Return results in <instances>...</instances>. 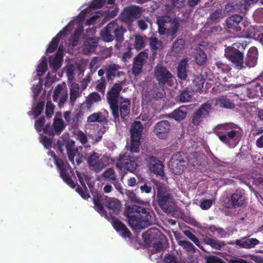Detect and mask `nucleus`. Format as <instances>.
Masks as SVG:
<instances>
[{
  "instance_id": "obj_33",
  "label": "nucleus",
  "mask_w": 263,
  "mask_h": 263,
  "mask_svg": "<svg viewBox=\"0 0 263 263\" xmlns=\"http://www.w3.org/2000/svg\"><path fill=\"white\" fill-rule=\"evenodd\" d=\"M211 106L208 104H203L199 109L196 112L194 118L193 119V122L194 124H198V119L200 118L207 115L209 111L211 110Z\"/></svg>"
},
{
  "instance_id": "obj_55",
  "label": "nucleus",
  "mask_w": 263,
  "mask_h": 263,
  "mask_svg": "<svg viewBox=\"0 0 263 263\" xmlns=\"http://www.w3.org/2000/svg\"><path fill=\"white\" fill-rule=\"evenodd\" d=\"M106 70L108 77L115 76L118 70V66L116 65H111L107 66Z\"/></svg>"
},
{
  "instance_id": "obj_53",
  "label": "nucleus",
  "mask_w": 263,
  "mask_h": 263,
  "mask_svg": "<svg viewBox=\"0 0 263 263\" xmlns=\"http://www.w3.org/2000/svg\"><path fill=\"white\" fill-rule=\"evenodd\" d=\"M192 94L189 90L183 91L181 92L179 96V100L182 102H188L191 99Z\"/></svg>"
},
{
  "instance_id": "obj_1",
  "label": "nucleus",
  "mask_w": 263,
  "mask_h": 263,
  "mask_svg": "<svg viewBox=\"0 0 263 263\" xmlns=\"http://www.w3.org/2000/svg\"><path fill=\"white\" fill-rule=\"evenodd\" d=\"M106 1L107 0H94L88 8L83 10L76 19L71 21L63 30L61 31L52 39L46 50V52L48 53L53 52L57 48L59 39L61 36H65L68 33L70 32L74 28H76V30L72 44L73 47L77 46L82 31L83 22L85 16L89 14L91 15L90 17L87 20L86 23L87 25H90L95 23L96 21L100 18L102 13H101L100 11H97L92 13L91 12V8H100L103 6ZM115 0H108V3L111 4Z\"/></svg>"
},
{
  "instance_id": "obj_22",
  "label": "nucleus",
  "mask_w": 263,
  "mask_h": 263,
  "mask_svg": "<svg viewBox=\"0 0 263 263\" xmlns=\"http://www.w3.org/2000/svg\"><path fill=\"white\" fill-rule=\"evenodd\" d=\"M242 19V17L239 15H234L229 17L226 21L228 28L235 32H240L242 30L241 25H242V23H240Z\"/></svg>"
},
{
  "instance_id": "obj_45",
  "label": "nucleus",
  "mask_w": 263,
  "mask_h": 263,
  "mask_svg": "<svg viewBox=\"0 0 263 263\" xmlns=\"http://www.w3.org/2000/svg\"><path fill=\"white\" fill-rule=\"evenodd\" d=\"M78 68L77 64H68L65 67V70L66 71L68 79L69 82L72 81L73 75L76 70Z\"/></svg>"
},
{
  "instance_id": "obj_10",
  "label": "nucleus",
  "mask_w": 263,
  "mask_h": 263,
  "mask_svg": "<svg viewBox=\"0 0 263 263\" xmlns=\"http://www.w3.org/2000/svg\"><path fill=\"white\" fill-rule=\"evenodd\" d=\"M137 161V157L123 156L116 161V165L120 173H126L127 171L133 173L138 166Z\"/></svg>"
},
{
  "instance_id": "obj_41",
  "label": "nucleus",
  "mask_w": 263,
  "mask_h": 263,
  "mask_svg": "<svg viewBox=\"0 0 263 263\" xmlns=\"http://www.w3.org/2000/svg\"><path fill=\"white\" fill-rule=\"evenodd\" d=\"M187 61L185 59L183 60L179 63L178 67V76L180 79L184 80L186 77V66Z\"/></svg>"
},
{
  "instance_id": "obj_38",
  "label": "nucleus",
  "mask_w": 263,
  "mask_h": 263,
  "mask_svg": "<svg viewBox=\"0 0 263 263\" xmlns=\"http://www.w3.org/2000/svg\"><path fill=\"white\" fill-rule=\"evenodd\" d=\"M101 100L100 96L97 93H92L87 98L85 104L88 109H90L94 103L98 102Z\"/></svg>"
},
{
  "instance_id": "obj_7",
  "label": "nucleus",
  "mask_w": 263,
  "mask_h": 263,
  "mask_svg": "<svg viewBox=\"0 0 263 263\" xmlns=\"http://www.w3.org/2000/svg\"><path fill=\"white\" fill-rule=\"evenodd\" d=\"M240 45L243 48V44L235 43L233 44L232 46L228 47L225 49L226 57L239 69L244 67L243 54L238 50L236 49V47L239 48Z\"/></svg>"
},
{
  "instance_id": "obj_42",
  "label": "nucleus",
  "mask_w": 263,
  "mask_h": 263,
  "mask_svg": "<svg viewBox=\"0 0 263 263\" xmlns=\"http://www.w3.org/2000/svg\"><path fill=\"white\" fill-rule=\"evenodd\" d=\"M203 80L200 76H196L193 80L192 89L193 91H197L203 87Z\"/></svg>"
},
{
  "instance_id": "obj_44",
  "label": "nucleus",
  "mask_w": 263,
  "mask_h": 263,
  "mask_svg": "<svg viewBox=\"0 0 263 263\" xmlns=\"http://www.w3.org/2000/svg\"><path fill=\"white\" fill-rule=\"evenodd\" d=\"M105 118L101 112L93 113L87 118V122L92 123L94 122H103Z\"/></svg>"
},
{
  "instance_id": "obj_26",
  "label": "nucleus",
  "mask_w": 263,
  "mask_h": 263,
  "mask_svg": "<svg viewBox=\"0 0 263 263\" xmlns=\"http://www.w3.org/2000/svg\"><path fill=\"white\" fill-rule=\"evenodd\" d=\"M259 240L256 238H243L240 239H237L234 242H231V243L236 244L242 248L249 249L254 248L259 244Z\"/></svg>"
},
{
  "instance_id": "obj_2",
  "label": "nucleus",
  "mask_w": 263,
  "mask_h": 263,
  "mask_svg": "<svg viewBox=\"0 0 263 263\" xmlns=\"http://www.w3.org/2000/svg\"><path fill=\"white\" fill-rule=\"evenodd\" d=\"M125 215L128 218L129 225L133 229L145 228L154 221V213L149 209L136 205L126 204Z\"/></svg>"
},
{
  "instance_id": "obj_59",
  "label": "nucleus",
  "mask_w": 263,
  "mask_h": 263,
  "mask_svg": "<svg viewBox=\"0 0 263 263\" xmlns=\"http://www.w3.org/2000/svg\"><path fill=\"white\" fill-rule=\"evenodd\" d=\"M150 45L153 49H159L161 46V43L155 38L150 40Z\"/></svg>"
},
{
  "instance_id": "obj_11",
  "label": "nucleus",
  "mask_w": 263,
  "mask_h": 263,
  "mask_svg": "<svg viewBox=\"0 0 263 263\" xmlns=\"http://www.w3.org/2000/svg\"><path fill=\"white\" fill-rule=\"evenodd\" d=\"M159 233L158 230L156 229H151L143 235V239L147 245H152L155 251H160L162 248V243L158 239Z\"/></svg>"
},
{
  "instance_id": "obj_32",
  "label": "nucleus",
  "mask_w": 263,
  "mask_h": 263,
  "mask_svg": "<svg viewBox=\"0 0 263 263\" xmlns=\"http://www.w3.org/2000/svg\"><path fill=\"white\" fill-rule=\"evenodd\" d=\"M97 47V40L91 38L89 39L85 42L83 51L84 53L88 54L94 52Z\"/></svg>"
},
{
  "instance_id": "obj_4",
  "label": "nucleus",
  "mask_w": 263,
  "mask_h": 263,
  "mask_svg": "<svg viewBox=\"0 0 263 263\" xmlns=\"http://www.w3.org/2000/svg\"><path fill=\"white\" fill-rule=\"evenodd\" d=\"M64 139H63L62 142H58L57 147L59 151L62 153H63L64 149L63 147L65 144L66 152L68 156L69 160L74 163V158L77 164H79L82 161V158L84 157L83 155H80L78 153V150L75 147L74 141L68 139V135L65 134L63 136Z\"/></svg>"
},
{
  "instance_id": "obj_23",
  "label": "nucleus",
  "mask_w": 263,
  "mask_h": 263,
  "mask_svg": "<svg viewBox=\"0 0 263 263\" xmlns=\"http://www.w3.org/2000/svg\"><path fill=\"white\" fill-rule=\"evenodd\" d=\"M170 129V125L167 121H162L159 122L155 126L154 132L160 139H165Z\"/></svg>"
},
{
  "instance_id": "obj_16",
  "label": "nucleus",
  "mask_w": 263,
  "mask_h": 263,
  "mask_svg": "<svg viewBox=\"0 0 263 263\" xmlns=\"http://www.w3.org/2000/svg\"><path fill=\"white\" fill-rule=\"evenodd\" d=\"M142 11L140 8L131 6L124 9L121 15V18L123 21L128 23L139 17Z\"/></svg>"
},
{
  "instance_id": "obj_5",
  "label": "nucleus",
  "mask_w": 263,
  "mask_h": 263,
  "mask_svg": "<svg viewBox=\"0 0 263 263\" xmlns=\"http://www.w3.org/2000/svg\"><path fill=\"white\" fill-rule=\"evenodd\" d=\"M125 31L126 29L114 22L109 23L107 27L102 30L101 35L104 41L110 42L112 41L115 37H116L117 40H121Z\"/></svg>"
},
{
  "instance_id": "obj_46",
  "label": "nucleus",
  "mask_w": 263,
  "mask_h": 263,
  "mask_svg": "<svg viewBox=\"0 0 263 263\" xmlns=\"http://www.w3.org/2000/svg\"><path fill=\"white\" fill-rule=\"evenodd\" d=\"M204 241L208 245H210L212 247L219 249L224 245L223 243L211 238L205 237L204 238Z\"/></svg>"
},
{
  "instance_id": "obj_15",
  "label": "nucleus",
  "mask_w": 263,
  "mask_h": 263,
  "mask_svg": "<svg viewBox=\"0 0 263 263\" xmlns=\"http://www.w3.org/2000/svg\"><path fill=\"white\" fill-rule=\"evenodd\" d=\"M44 118L39 119L35 122V127L41 135L40 138L41 142L44 145L45 147L49 148L52 146V142L50 138H47L46 135L43 134H48V132H44V128H45V127H44ZM53 147L54 148L55 145H53Z\"/></svg>"
},
{
  "instance_id": "obj_17",
  "label": "nucleus",
  "mask_w": 263,
  "mask_h": 263,
  "mask_svg": "<svg viewBox=\"0 0 263 263\" xmlns=\"http://www.w3.org/2000/svg\"><path fill=\"white\" fill-rule=\"evenodd\" d=\"M53 100L61 107L67 100V92L64 84L58 85L54 90Z\"/></svg>"
},
{
  "instance_id": "obj_18",
  "label": "nucleus",
  "mask_w": 263,
  "mask_h": 263,
  "mask_svg": "<svg viewBox=\"0 0 263 263\" xmlns=\"http://www.w3.org/2000/svg\"><path fill=\"white\" fill-rule=\"evenodd\" d=\"M227 135H220L219 138L223 142L228 144L231 147H235L239 142L240 136L238 133L231 130L227 132Z\"/></svg>"
},
{
  "instance_id": "obj_13",
  "label": "nucleus",
  "mask_w": 263,
  "mask_h": 263,
  "mask_svg": "<svg viewBox=\"0 0 263 263\" xmlns=\"http://www.w3.org/2000/svg\"><path fill=\"white\" fill-rule=\"evenodd\" d=\"M61 117V113H56L52 126L46 125L44 128V132H48L49 135H60L65 127Z\"/></svg>"
},
{
  "instance_id": "obj_3",
  "label": "nucleus",
  "mask_w": 263,
  "mask_h": 263,
  "mask_svg": "<svg viewBox=\"0 0 263 263\" xmlns=\"http://www.w3.org/2000/svg\"><path fill=\"white\" fill-rule=\"evenodd\" d=\"M121 89L120 84H116L108 92L107 99L112 110V114L116 121L119 117L118 107L117 103H120V111L121 116L124 118L129 112L130 101L128 99L119 98V93Z\"/></svg>"
},
{
  "instance_id": "obj_24",
  "label": "nucleus",
  "mask_w": 263,
  "mask_h": 263,
  "mask_svg": "<svg viewBox=\"0 0 263 263\" xmlns=\"http://www.w3.org/2000/svg\"><path fill=\"white\" fill-rule=\"evenodd\" d=\"M149 164L148 165L149 170L154 173L160 176L163 174V165L161 162L154 157L148 158Z\"/></svg>"
},
{
  "instance_id": "obj_50",
  "label": "nucleus",
  "mask_w": 263,
  "mask_h": 263,
  "mask_svg": "<svg viewBox=\"0 0 263 263\" xmlns=\"http://www.w3.org/2000/svg\"><path fill=\"white\" fill-rule=\"evenodd\" d=\"M184 41L182 39L178 40L174 44L172 48V51L175 53L179 52L184 47Z\"/></svg>"
},
{
  "instance_id": "obj_25",
  "label": "nucleus",
  "mask_w": 263,
  "mask_h": 263,
  "mask_svg": "<svg viewBox=\"0 0 263 263\" xmlns=\"http://www.w3.org/2000/svg\"><path fill=\"white\" fill-rule=\"evenodd\" d=\"M148 54L145 52H140L135 59L133 72L135 74H138L141 71L143 62L147 59Z\"/></svg>"
},
{
  "instance_id": "obj_61",
  "label": "nucleus",
  "mask_w": 263,
  "mask_h": 263,
  "mask_svg": "<svg viewBox=\"0 0 263 263\" xmlns=\"http://www.w3.org/2000/svg\"><path fill=\"white\" fill-rule=\"evenodd\" d=\"M217 66L218 69L220 70L223 72H227L230 70V68L228 65L223 64L222 63H217Z\"/></svg>"
},
{
  "instance_id": "obj_54",
  "label": "nucleus",
  "mask_w": 263,
  "mask_h": 263,
  "mask_svg": "<svg viewBox=\"0 0 263 263\" xmlns=\"http://www.w3.org/2000/svg\"><path fill=\"white\" fill-rule=\"evenodd\" d=\"M42 88V83L40 79L36 80V82L33 84L32 91L34 97L36 96L40 92Z\"/></svg>"
},
{
  "instance_id": "obj_34",
  "label": "nucleus",
  "mask_w": 263,
  "mask_h": 263,
  "mask_svg": "<svg viewBox=\"0 0 263 263\" xmlns=\"http://www.w3.org/2000/svg\"><path fill=\"white\" fill-rule=\"evenodd\" d=\"M257 50L255 47L251 48L248 52V61L247 65L250 67H254L257 59Z\"/></svg>"
},
{
  "instance_id": "obj_31",
  "label": "nucleus",
  "mask_w": 263,
  "mask_h": 263,
  "mask_svg": "<svg viewBox=\"0 0 263 263\" xmlns=\"http://www.w3.org/2000/svg\"><path fill=\"white\" fill-rule=\"evenodd\" d=\"M70 101L73 104L76 99L80 96L78 84L72 81L70 82Z\"/></svg>"
},
{
  "instance_id": "obj_36",
  "label": "nucleus",
  "mask_w": 263,
  "mask_h": 263,
  "mask_svg": "<svg viewBox=\"0 0 263 263\" xmlns=\"http://www.w3.org/2000/svg\"><path fill=\"white\" fill-rule=\"evenodd\" d=\"M215 104L217 106L227 108H232L234 107L233 103L224 97H220L216 99L215 100Z\"/></svg>"
},
{
  "instance_id": "obj_43",
  "label": "nucleus",
  "mask_w": 263,
  "mask_h": 263,
  "mask_svg": "<svg viewBox=\"0 0 263 263\" xmlns=\"http://www.w3.org/2000/svg\"><path fill=\"white\" fill-rule=\"evenodd\" d=\"M145 39L146 37L140 35H136L135 39L133 40L131 39V41L134 42L135 48L137 50H140L144 47Z\"/></svg>"
},
{
  "instance_id": "obj_48",
  "label": "nucleus",
  "mask_w": 263,
  "mask_h": 263,
  "mask_svg": "<svg viewBox=\"0 0 263 263\" xmlns=\"http://www.w3.org/2000/svg\"><path fill=\"white\" fill-rule=\"evenodd\" d=\"M140 139L136 138H131L130 146L129 147L130 151L132 153L138 152L139 149Z\"/></svg>"
},
{
  "instance_id": "obj_20",
  "label": "nucleus",
  "mask_w": 263,
  "mask_h": 263,
  "mask_svg": "<svg viewBox=\"0 0 263 263\" xmlns=\"http://www.w3.org/2000/svg\"><path fill=\"white\" fill-rule=\"evenodd\" d=\"M63 58V47L60 46L56 54L54 57H50L49 59V65L54 70L53 73H55L61 67Z\"/></svg>"
},
{
  "instance_id": "obj_51",
  "label": "nucleus",
  "mask_w": 263,
  "mask_h": 263,
  "mask_svg": "<svg viewBox=\"0 0 263 263\" xmlns=\"http://www.w3.org/2000/svg\"><path fill=\"white\" fill-rule=\"evenodd\" d=\"M44 107V103L43 102H40L34 105L32 109V114L37 117L42 111Z\"/></svg>"
},
{
  "instance_id": "obj_30",
  "label": "nucleus",
  "mask_w": 263,
  "mask_h": 263,
  "mask_svg": "<svg viewBox=\"0 0 263 263\" xmlns=\"http://www.w3.org/2000/svg\"><path fill=\"white\" fill-rule=\"evenodd\" d=\"M142 126L140 122H135L130 128L131 138L140 139L142 132Z\"/></svg>"
},
{
  "instance_id": "obj_56",
  "label": "nucleus",
  "mask_w": 263,
  "mask_h": 263,
  "mask_svg": "<svg viewBox=\"0 0 263 263\" xmlns=\"http://www.w3.org/2000/svg\"><path fill=\"white\" fill-rule=\"evenodd\" d=\"M54 108V105L51 103L50 101L47 102L46 108V115L47 117H51L53 113V109Z\"/></svg>"
},
{
  "instance_id": "obj_62",
  "label": "nucleus",
  "mask_w": 263,
  "mask_h": 263,
  "mask_svg": "<svg viewBox=\"0 0 263 263\" xmlns=\"http://www.w3.org/2000/svg\"><path fill=\"white\" fill-rule=\"evenodd\" d=\"M97 85L96 87L97 89L101 91V92H104V89H105V81L103 80H98L96 82Z\"/></svg>"
},
{
  "instance_id": "obj_37",
  "label": "nucleus",
  "mask_w": 263,
  "mask_h": 263,
  "mask_svg": "<svg viewBox=\"0 0 263 263\" xmlns=\"http://www.w3.org/2000/svg\"><path fill=\"white\" fill-rule=\"evenodd\" d=\"M207 231L209 234L218 237H226L227 234L221 229L217 228L214 226H210L207 228Z\"/></svg>"
},
{
  "instance_id": "obj_21",
  "label": "nucleus",
  "mask_w": 263,
  "mask_h": 263,
  "mask_svg": "<svg viewBox=\"0 0 263 263\" xmlns=\"http://www.w3.org/2000/svg\"><path fill=\"white\" fill-rule=\"evenodd\" d=\"M244 198L243 197V193L241 191H236L234 193L231 199L228 200V201H224V204L228 208H232L235 206H239L243 204L244 201Z\"/></svg>"
},
{
  "instance_id": "obj_52",
  "label": "nucleus",
  "mask_w": 263,
  "mask_h": 263,
  "mask_svg": "<svg viewBox=\"0 0 263 263\" xmlns=\"http://www.w3.org/2000/svg\"><path fill=\"white\" fill-rule=\"evenodd\" d=\"M128 200L133 203L143 204L144 202L141 201L136 194L132 191H128L126 192Z\"/></svg>"
},
{
  "instance_id": "obj_49",
  "label": "nucleus",
  "mask_w": 263,
  "mask_h": 263,
  "mask_svg": "<svg viewBox=\"0 0 263 263\" xmlns=\"http://www.w3.org/2000/svg\"><path fill=\"white\" fill-rule=\"evenodd\" d=\"M258 1V0H243V3L240 6V10L242 12L246 11L252 4L257 3Z\"/></svg>"
},
{
  "instance_id": "obj_47",
  "label": "nucleus",
  "mask_w": 263,
  "mask_h": 263,
  "mask_svg": "<svg viewBox=\"0 0 263 263\" xmlns=\"http://www.w3.org/2000/svg\"><path fill=\"white\" fill-rule=\"evenodd\" d=\"M73 134L75 137L82 143L85 144L87 141V138L86 135L82 131L76 130Z\"/></svg>"
},
{
  "instance_id": "obj_64",
  "label": "nucleus",
  "mask_w": 263,
  "mask_h": 263,
  "mask_svg": "<svg viewBox=\"0 0 263 263\" xmlns=\"http://www.w3.org/2000/svg\"><path fill=\"white\" fill-rule=\"evenodd\" d=\"M164 263H178L176 258L172 255H167L164 259Z\"/></svg>"
},
{
  "instance_id": "obj_35",
  "label": "nucleus",
  "mask_w": 263,
  "mask_h": 263,
  "mask_svg": "<svg viewBox=\"0 0 263 263\" xmlns=\"http://www.w3.org/2000/svg\"><path fill=\"white\" fill-rule=\"evenodd\" d=\"M77 175L79 178V181H80L81 184L82 185L83 188V189L77 188L76 189V191L77 192H78L79 193V194L81 196V197L83 198L87 199L89 197V195L88 194L87 192L86 191V185H85V182L83 180V179L82 178V176L81 175V174L79 173L78 172H77Z\"/></svg>"
},
{
  "instance_id": "obj_29",
  "label": "nucleus",
  "mask_w": 263,
  "mask_h": 263,
  "mask_svg": "<svg viewBox=\"0 0 263 263\" xmlns=\"http://www.w3.org/2000/svg\"><path fill=\"white\" fill-rule=\"evenodd\" d=\"M187 113V108L185 106H182L170 114L169 117L174 119L176 121H181L185 118Z\"/></svg>"
},
{
  "instance_id": "obj_57",
  "label": "nucleus",
  "mask_w": 263,
  "mask_h": 263,
  "mask_svg": "<svg viewBox=\"0 0 263 263\" xmlns=\"http://www.w3.org/2000/svg\"><path fill=\"white\" fill-rule=\"evenodd\" d=\"M104 177L107 179L110 180H115L116 179V175L114 171L112 169L107 170L104 173Z\"/></svg>"
},
{
  "instance_id": "obj_8",
  "label": "nucleus",
  "mask_w": 263,
  "mask_h": 263,
  "mask_svg": "<svg viewBox=\"0 0 263 263\" xmlns=\"http://www.w3.org/2000/svg\"><path fill=\"white\" fill-rule=\"evenodd\" d=\"M157 24L160 34L167 33L171 36L176 33L178 26L176 20H172L166 16L159 17Z\"/></svg>"
},
{
  "instance_id": "obj_28",
  "label": "nucleus",
  "mask_w": 263,
  "mask_h": 263,
  "mask_svg": "<svg viewBox=\"0 0 263 263\" xmlns=\"http://www.w3.org/2000/svg\"><path fill=\"white\" fill-rule=\"evenodd\" d=\"M158 201L163 209H166L170 206L172 203V199L169 194L167 192L162 193L160 190H159L158 192Z\"/></svg>"
},
{
  "instance_id": "obj_19",
  "label": "nucleus",
  "mask_w": 263,
  "mask_h": 263,
  "mask_svg": "<svg viewBox=\"0 0 263 263\" xmlns=\"http://www.w3.org/2000/svg\"><path fill=\"white\" fill-rule=\"evenodd\" d=\"M154 75L160 83L164 84L172 76L165 67L158 65L155 69Z\"/></svg>"
},
{
  "instance_id": "obj_6",
  "label": "nucleus",
  "mask_w": 263,
  "mask_h": 263,
  "mask_svg": "<svg viewBox=\"0 0 263 263\" xmlns=\"http://www.w3.org/2000/svg\"><path fill=\"white\" fill-rule=\"evenodd\" d=\"M93 200L96 210L102 215H104L102 203H105L107 208L113 212H118L121 208L120 202L118 199L108 198L104 195L94 197Z\"/></svg>"
},
{
  "instance_id": "obj_58",
  "label": "nucleus",
  "mask_w": 263,
  "mask_h": 263,
  "mask_svg": "<svg viewBox=\"0 0 263 263\" xmlns=\"http://www.w3.org/2000/svg\"><path fill=\"white\" fill-rule=\"evenodd\" d=\"M179 244L184 249H186L187 251H192L194 249L193 245L187 241L180 240L179 241Z\"/></svg>"
},
{
  "instance_id": "obj_9",
  "label": "nucleus",
  "mask_w": 263,
  "mask_h": 263,
  "mask_svg": "<svg viewBox=\"0 0 263 263\" xmlns=\"http://www.w3.org/2000/svg\"><path fill=\"white\" fill-rule=\"evenodd\" d=\"M48 155L53 157L54 163L59 168L61 177L63 180L71 187L74 188L75 184L69 176V173L71 172L69 166L62 160L58 159L53 152H49Z\"/></svg>"
},
{
  "instance_id": "obj_14",
  "label": "nucleus",
  "mask_w": 263,
  "mask_h": 263,
  "mask_svg": "<svg viewBox=\"0 0 263 263\" xmlns=\"http://www.w3.org/2000/svg\"><path fill=\"white\" fill-rule=\"evenodd\" d=\"M184 154L182 153L174 155L171 161V169L175 174H181L185 168V162L183 160Z\"/></svg>"
},
{
  "instance_id": "obj_40",
  "label": "nucleus",
  "mask_w": 263,
  "mask_h": 263,
  "mask_svg": "<svg viewBox=\"0 0 263 263\" xmlns=\"http://www.w3.org/2000/svg\"><path fill=\"white\" fill-rule=\"evenodd\" d=\"M195 58L196 62L198 65H202L206 62L207 57L202 49L199 48L196 50Z\"/></svg>"
},
{
  "instance_id": "obj_27",
  "label": "nucleus",
  "mask_w": 263,
  "mask_h": 263,
  "mask_svg": "<svg viewBox=\"0 0 263 263\" xmlns=\"http://www.w3.org/2000/svg\"><path fill=\"white\" fill-rule=\"evenodd\" d=\"M112 222L114 229L120 235L124 238L129 237V231L121 221L117 219H114Z\"/></svg>"
},
{
  "instance_id": "obj_60",
  "label": "nucleus",
  "mask_w": 263,
  "mask_h": 263,
  "mask_svg": "<svg viewBox=\"0 0 263 263\" xmlns=\"http://www.w3.org/2000/svg\"><path fill=\"white\" fill-rule=\"evenodd\" d=\"M212 200L210 199H206L203 200L200 203V207L203 210L208 209L212 204Z\"/></svg>"
},
{
  "instance_id": "obj_12",
  "label": "nucleus",
  "mask_w": 263,
  "mask_h": 263,
  "mask_svg": "<svg viewBox=\"0 0 263 263\" xmlns=\"http://www.w3.org/2000/svg\"><path fill=\"white\" fill-rule=\"evenodd\" d=\"M112 160L106 156H100L98 153H93L88 159V162L92 169L99 172Z\"/></svg>"
},
{
  "instance_id": "obj_63",
  "label": "nucleus",
  "mask_w": 263,
  "mask_h": 263,
  "mask_svg": "<svg viewBox=\"0 0 263 263\" xmlns=\"http://www.w3.org/2000/svg\"><path fill=\"white\" fill-rule=\"evenodd\" d=\"M127 184L129 187H135L137 185L138 182L135 177H130L127 181Z\"/></svg>"
},
{
  "instance_id": "obj_39",
  "label": "nucleus",
  "mask_w": 263,
  "mask_h": 263,
  "mask_svg": "<svg viewBox=\"0 0 263 263\" xmlns=\"http://www.w3.org/2000/svg\"><path fill=\"white\" fill-rule=\"evenodd\" d=\"M47 67V60L45 57H42L36 68L37 75L42 76L46 71Z\"/></svg>"
}]
</instances>
